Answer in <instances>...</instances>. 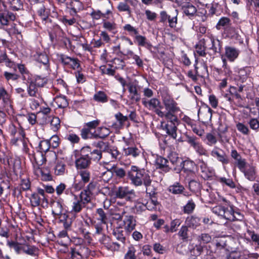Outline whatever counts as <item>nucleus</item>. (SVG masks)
Masks as SVG:
<instances>
[{"label": "nucleus", "instance_id": "nucleus-20", "mask_svg": "<svg viewBox=\"0 0 259 259\" xmlns=\"http://www.w3.org/2000/svg\"><path fill=\"white\" fill-rule=\"evenodd\" d=\"M134 194V190L130 189L127 187H119L115 191L117 197L123 198L130 194Z\"/></svg>", "mask_w": 259, "mask_h": 259}, {"label": "nucleus", "instance_id": "nucleus-19", "mask_svg": "<svg viewBox=\"0 0 259 259\" xmlns=\"http://www.w3.org/2000/svg\"><path fill=\"white\" fill-rule=\"evenodd\" d=\"M201 44L204 45L205 49L213 50L214 52H217V48L214 45V39L210 36H205L201 39Z\"/></svg>", "mask_w": 259, "mask_h": 259}, {"label": "nucleus", "instance_id": "nucleus-50", "mask_svg": "<svg viewBox=\"0 0 259 259\" xmlns=\"http://www.w3.org/2000/svg\"><path fill=\"white\" fill-rule=\"evenodd\" d=\"M103 27L109 31H113L116 29V25L114 22H111L105 20H103Z\"/></svg>", "mask_w": 259, "mask_h": 259}, {"label": "nucleus", "instance_id": "nucleus-58", "mask_svg": "<svg viewBox=\"0 0 259 259\" xmlns=\"http://www.w3.org/2000/svg\"><path fill=\"white\" fill-rule=\"evenodd\" d=\"M195 206V204L192 200H190L184 206V211L185 213H190L192 212Z\"/></svg>", "mask_w": 259, "mask_h": 259}, {"label": "nucleus", "instance_id": "nucleus-60", "mask_svg": "<svg viewBox=\"0 0 259 259\" xmlns=\"http://www.w3.org/2000/svg\"><path fill=\"white\" fill-rule=\"evenodd\" d=\"M230 23V20L229 18L227 17H222L219 21L217 25V28L218 29H220V26H225L229 25Z\"/></svg>", "mask_w": 259, "mask_h": 259}, {"label": "nucleus", "instance_id": "nucleus-64", "mask_svg": "<svg viewBox=\"0 0 259 259\" xmlns=\"http://www.w3.org/2000/svg\"><path fill=\"white\" fill-rule=\"evenodd\" d=\"M37 60L38 62L47 66L49 63V59L47 55L40 54L38 55Z\"/></svg>", "mask_w": 259, "mask_h": 259}, {"label": "nucleus", "instance_id": "nucleus-40", "mask_svg": "<svg viewBox=\"0 0 259 259\" xmlns=\"http://www.w3.org/2000/svg\"><path fill=\"white\" fill-rule=\"evenodd\" d=\"M79 175L81 177L82 182L86 184L90 182L91 179L90 172L87 169L81 170L79 172Z\"/></svg>", "mask_w": 259, "mask_h": 259}, {"label": "nucleus", "instance_id": "nucleus-4", "mask_svg": "<svg viewBox=\"0 0 259 259\" xmlns=\"http://www.w3.org/2000/svg\"><path fill=\"white\" fill-rule=\"evenodd\" d=\"M167 122L161 121V127L166 133L174 139L177 137V126L179 124V120L177 116L165 117Z\"/></svg>", "mask_w": 259, "mask_h": 259}, {"label": "nucleus", "instance_id": "nucleus-43", "mask_svg": "<svg viewBox=\"0 0 259 259\" xmlns=\"http://www.w3.org/2000/svg\"><path fill=\"white\" fill-rule=\"evenodd\" d=\"M50 148V143L48 140L41 141L39 142L38 148L40 151L39 153H43L49 151Z\"/></svg>", "mask_w": 259, "mask_h": 259}, {"label": "nucleus", "instance_id": "nucleus-5", "mask_svg": "<svg viewBox=\"0 0 259 259\" xmlns=\"http://www.w3.org/2000/svg\"><path fill=\"white\" fill-rule=\"evenodd\" d=\"M178 14L177 10L170 14H167L165 11H162L160 13L159 22L164 25L168 24L169 27L175 28L178 23Z\"/></svg>", "mask_w": 259, "mask_h": 259}, {"label": "nucleus", "instance_id": "nucleus-31", "mask_svg": "<svg viewBox=\"0 0 259 259\" xmlns=\"http://www.w3.org/2000/svg\"><path fill=\"white\" fill-rule=\"evenodd\" d=\"M55 102L57 104L59 108H64L66 107L68 103L66 97L64 96H58L55 98Z\"/></svg>", "mask_w": 259, "mask_h": 259}, {"label": "nucleus", "instance_id": "nucleus-36", "mask_svg": "<svg viewBox=\"0 0 259 259\" xmlns=\"http://www.w3.org/2000/svg\"><path fill=\"white\" fill-rule=\"evenodd\" d=\"M89 155L90 160H93L96 161H98L102 158V152L99 150H94L93 151H91L90 149Z\"/></svg>", "mask_w": 259, "mask_h": 259}, {"label": "nucleus", "instance_id": "nucleus-26", "mask_svg": "<svg viewBox=\"0 0 259 259\" xmlns=\"http://www.w3.org/2000/svg\"><path fill=\"white\" fill-rule=\"evenodd\" d=\"M46 123H50L52 128L55 131L58 130L60 127V121L58 117L47 116L46 117Z\"/></svg>", "mask_w": 259, "mask_h": 259}, {"label": "nucleus", "instance_id": "nucleus-25", "mask_svg": "<svg viewBox=\"0 0 259 259\" xmlns=\"http://www.w3.org/2000/svg\"><path fill=\"white\" fill-rule=\"evenodd\" d=\"M128 91L132 95V99L136 102L139 101L140 100V96L138 92L137 86L133 83H130L128 85Z\"/></svg>", "mask_w": 259, "mask_h": 259}, {"label": "nucleus", "instance_id": "nucleus-29", "mask_svg": "<svg viewBox=\"0 0 259 259\" xmlns=\"http://www.w3.org/2000/svg\"><path fill=\"white\" fill-rule=\"evenodd\" d=\"M182 8L184 13L188 16H194L197 11L196 7L190 3L185 4Z\"/></svg>", "mask_w": 259, "mask_h": 259}, {"label": "nucleus", "instance_id": "nucleus-49", "mask_svg": "<svg viewBox=\"0 0 259 259\" xmlns=\"http://www.w3.org/2000/svg\"><path fill=\"white\" fill-rule=\"evenodd\" d=\"M111 169L113 174H114L117 177L121 179L125 177L126 172L123 168L118 167H113Z\"/></svg>", "mask_w": 259, "mask_h": 259}, {"label": "nucleus", "instance_id": "nucleus-54", "mask_svg": "<svg viewBox=\"0 0 259 259\" xmlns=\"http://www.w3.org/2000/svg\"><path fill=\"white\" fill-rule=\"evenodd\" d=\"M196 52L201 56H205L206 55L205 48L203 44H201V39L199 41L198 44L196 45Z\"/></svg>", "mask_w": 259, "mask_h": 259}, {"label": "nucleus", "instance_id": "nucleus-23", "mask_svg": "<svg viewBox=\"0 0 259 259\" xmlns=\"http://www.w3.org/2000/svg\"><path fill=\"white\" fill-rule=\"evenodd\" d=\"M80 132V135L83 139L98 138V134L93 133L92 132V129L88 127L87 126L83 127Z\"/></svg>", "mask_w": 259, "mask_h": 259}, {"label": "nucleus", "instance_id": "nucleus-51", "mask_svg": "<svg viewBox=\"0 0 259 259\" xmlns=\"http://www.w3.org/2000/svg\"><path fill=\"white\" fill-rule=\"evenodd\" d=\"M218 181L223 184H225L231 188L235 187V183L232 180L230 179H226L224 177H219L218 178Z\"/></svg>", "mask_w": 259, "mask_h": 259}, {"label": "nucleus", "instance_id": "nucleus-18", "mask_svg": "<svg viewBox=\"0 0 259 259\" xmlns=\"http://www.w3.org/2000/svg\"><path fill=\"white\" fill-rule=\"evenodd\" d=\"M150 190L154 191V194L151 195L150 194H149V196H150V199L148 201H147V202L145 204V206L147 207V208L149 210H156L157 207L159 206V203L157 200V198L155 196V195L156 194L155 190L154 188H150Z\"/></svg>", "mask_w": 259, "mask_h": 259}, {"label": "nucleus", "instance_id": "nucleus-16", "mask_svg": "<svg viewBox=\"0 0 259 259\" xmlns=\"http://www.w3.org/2000/svg\"><path fill=\"white\" fill-rule=\"evenodd\" d=\"M27 81V92L28 95L31 97H39V94L38 92V87L34 83V80L30 79Z\"/></svg>", "mask_w": 259, "mask_h": 259}, {"label": "nucleus", "instance_id": "nucleus-55", "mask_svg": "<svg viewBox=\"0 0 259 259\" xmlns=\"http://www.w3.org/2000/svg\"><path fill=\"white\" fill-rule=\"evenodd\" d=\"M123 29L128 32L132 36L136 35L138 34V30L132 26L131 24H127L123 26Z\"/></svg>", "mask_w": 259, "mask_h": 259}, {"label": "nucleus", "instance_id": "nucleus-13", "mask_svg": "<svg viewBox=\"0 0 259 259\" xmlns=\"http://www.w3.org/2000/svg\"><path fill=\"white\" fill-rule=\"evenodd\" d=\"M124 229L128 232L133 231L136 225V221L134 216L125 215L123 219Z\"/></svg>", "mask_w": 259, "mask_h": 259}, {"label": "nucleus", "instance_id": "nucleus-17", "mask_svg": "<svg viewBox=\"0 0 259 259\" xmlns=\"http://www.w3.org/2000/svg\"><path fill=\"white\" fill-rule=\"evenodd\" d=\"M196 165L195 163L189 160H186L183 162V170L188 176H193L195 175Z\"/></svg>", "mask_w": 259, "mask_h": 259}, {"label": "nucleus", "instance_id": "nucleus-63", "mask_svg": "<svg viewBox=\"0 0 259 259\" xmlns=\"http://www.w3.org/2000/svg\"><path fill=\"white\" fill-rule=\"evenodd\" d=\"M225 207L222 206H216L212 208L213 213L216 214L219 216L222 217L224 214Z\"/></svg>", "mask_w": 259, "mask_h": 259}, {"label": "nucleus", "instance_id": "nucleus-59", "mask_svg": "<svg viewBox=\"0 0 259 259\" xmlns=\"http://www.w3.org/2000/svg\"><path fill=\"white\" fill-rule=\"evenodd\" d=\"M136 41L140 46L144 47L147 44L146 38L142 35L137 34L135 36Z\"/></svg>", "mask_w": 259, "mask_h": 259}, {"label": "nucleus", "instance_id": "nucleus-37", "mask_svg": "<svg viewBox=\"0 0 259 259\" xmlns=\"http://www.w3.org/2000/svg\"><path fill=\"white\" fill-rule=\"evenodd\" d=\"M115 117L118 122V124H115L116 127H121L123 125L124 123L128 119L127 116H123L120 112L116 114Z\"/></svg>", "mask_w": 259, "mask_h": 259}, {"label": "nucleus", "instance_id": "nucleus-6", "mask_svg": "<svg viewBox=\"0 0 259 259\" xmlns=\"http://www.w3.org/2000/svg\"><path fill=\"white\" fill-rule=\"evenodd\" d=\"M89 152V147H84L81 149L80 156L75 160V165L77 169H85L89 166L91 164Z\"/></svg>", "mask_w": 259, "mask_h": 259}, {"label": "nucleus", "instance_id": "nucleus-2", "mask_svg": "<svg viewBox=\"0 0 259 259\" xmlns=\"http://www.w3.org/2000/svg\"><path fill=\"white\" fill-rule=\"evenodd\" d=\"M162 100L166 112L165 113L161 110H157L158 116L160 117L177 116L176 113L180 110L174 99L166 93H163L162 94Z\"/></svg>", "mask_w": 259, "mask_h": 259}, {"label": "nucleus", "instance_id": "nucleus-1", "mask_svg": "<svg viewBox=\"0 0 259 259\" xmlns=\"http://www.w3.org/2000/svg\"><path fill=\"white\" fill-rule=\"evenodd\" d=\"M128 176L132 184L136 186H141L143 184L146 188V192L151 195L154 194V191L150 190L151 180L147 171L144 169H139L136 166H132Z\"/></svg>", "mask_w": 259, "mask_h": 259}, {"label": "nucleus", "instance_id": "nucleus-10", "mask_svg": "<svg viewBox=\"0 0 259 259\" xmlns=\"http://www.w3.org/2000/svg\"><path fill=\"white\" fill-rule=\"evenodd\" d=\"M60 59L63 64L69 65L73 69H77L80 66L79 61L77 58H71L66 55H61Z\"/></svg>", "mask_w": 259, "mask_h": 259}, {"label": "nucleus", "instance_id": "nucleus-38", "mask_svg": "<svg viewBox=\"0 0 259 259\" xmlns=\"http://www.w3.org/2000/svg\"><path fill=\"white\" fill-rule=\"evenodd\" d=\"M94 99L98 102L105 103L107 101V95L102 91H99L94 95Z\"/></svg>", "mask_w": 259, "mask_h": 259}, {"label": "nucleus", "instance_id": "nucleus-9", "mask_svg": "<svg viewBox=\"0 0 259 259\" xmlns=\"http://www.w3.org/2000/svg\"><path fill=\"white\" fill-rule=\"evenodd\" d=\"M1 100L3 104L2 108L4 109L9 110L11 108V96L3 87L0 88V100Z\"/></svg>", "mask_w": 259, "mask_h": 259}, {"label": "nucleus", "instance_id": "nucleus-28", "mask_svg": "<svg viewBox=\"0 0 259 259\" xmlns=\"http://www.w3.org/2000/svg\"><path fill=\"white\" fill-rule=\"evenodd\" d=\"M10 9L14 11L23 9V3L21 0H7Z\"/></svg>", "mask_w": 259, "mask_h": 259}, {"label": "nucleus", "instance_id": "nucleus-11", "mask_svg": "<svg viewBox=\"0 0 259 259\" xmlns=\"http://www.w3.org/2000/svg\"><path fill=\"white\" fill-rule=\"evenodd\" d=\"M244 174L245 177L250 181H254L256 178V172L255 166L248 165L240 170Z\"/></svg>", "mask_w": 259, "mask_h": 259}, {"label": "nucleus", "instance_id": "nucleus-57", "mask_svg": "<svg viewBox=\"0 0 259 259\" xmlns=\"http://www.w3.org/2000/svg\"><path fill=\"white\" fill-rule=\"evenodd\" d=\"M40 197L37 194H32L30 198V202L33 206H37L40 204Z\"/></svg>", "mask_w": 259, "mask_h": 259}, {"label": "nucleus", "instance_id": "nucleus-32", "mask_svg": "<svg viewBox=\"0 0 259 259\" xmlns=\"http://www.w3.org/2000/svg\"><path fill=\"white\" fill-rule=\"evenodd\" d=\"M184 189V187L179 183H176L170 186L168 188L169 191L174 194H181L183 192Z\"/></svg>", "mask_w": 259, "mask_h": 259}, {"label": "nucleus", "instance_id": "nucleus-21", "mask_svg": "<svg viewBox=\"0 0 259 259\" xmlns=\"http://www.w3.org/2000/svg\"><path fill=\"white\" fill-rule=\"evenodd\" d=\"M123 153L125 156H130L136 158L140 154L141 151L136 147H124Z\"/></svg>", "mask_w": 259, "mask_h": 259}, {"label": "nucleus", "instance_id": "nucleus-44", "mask_svg": "<svg viewBox=\"0 0 259 259\" xmlns=\"http://www.w3.org/2000/svg\"><path fill=\"white\" fill-rule=\"evenodd\" d=\"M233 212L234 210L232 207H230V209L225 208L224 214L222 217L230 221H234L235 217L233 215Z\"/></svg>", "mask_w": 259, "mask_h": 259}, {"label": "nucleus", "instance_id": "nucleus-45", "mask_svg": "<svg viewBox=\"0 0 259 259\" xmlns=\"http://www.w3.org/2000/svg\"><path fill=\"white\" fill-rule=\"evenodd\" d=\"M198 164L202 172L205 174L206 177L208 178L210 177L211 172L208 169L207 164L203 160H199Z\"/></svg>", "mask_w": 259, "mask_h": 259}, {"label": "nucleus", "instance_id": "nucleus-42", "mask_svg": "<svg viewBox=\"0 0 259 259\" xmlns=\"http://www.w3.org/2000/svg\"><path fill=\"white\" fill-rule=\"evenodd\" d=\"M113 176V172L111 169H107L104 171L100 173V177L106 182H108Z\"/></svg>", "mask_w": 259, "mask_h": 259}, {"label": "nucleus", "instance_id": "nucleus-52", "mask_svg": "<svg viewBox=\"0 0 259 259\" xmlns=\"http://www.w3.org/2000/svg\"><path fill=\"white\" fill-rule=\"evenodd\" d=\"M187 122L189 125H191L193 132L197 134L198 136L201 137L204 135V131L200 128L197 127L196 125L193 123L192 121H188Z\"/></svg>", "mask_w": 259, "mask_h": 259}, {"label": "nucleus", "instance_id": "nucleus-41", "mask_svg": "<svg viewBox=\"0 0 259 259\" xmlns=\"http://www.w3.org/2000/svg\"><path fill=\"white\" fill-rule=\"evenodd\" d=\"M186 141L191 145V146L193 147L194 149L200 144L198 138L194 136L187 135Z\"/></svg>", "mask_w": 259, "mask_h": 259}, {"label": "nucleus", "instance_id": "nucleus-7", "mask_svg": "<svg viewBox=\"0 0 259 259\" xmlns=\"http://www.w3.org/2000/svg\"><path fill=\"white\" fill-rule=\"evenodd\" d=\"M143 105L150 110H153L157 114V110H161L162 106L161 105L160 101L155 98L147 100L144 98L142 100Z\"/></svg>", "mask_w": 259, "mask_h": 259}, {"label": "nucleus", "instance_id": "nucleus-62", "mask_svg": "<svg viewBox=\"0 0 259 259\" xmlns=\"http://www.w3.org/2000/svg\"><path fill=\"white\" fill-rule=\"evenodd\" d=\"M38 14L41 17V19L46 20L48 18V12L46 11L45 7L42 6L38 10Z\"/></svg>", "mask_w": 259, "mask_h": 259}, {"label": "nucleus", "instance_id": "nucleus-12", "mask_svg": "<svg viewBox=\"0 0 259 259\" xmlns=\"http://www.w3.org/2000/svg\"><path fill=\"white\" fill-rule=\"evenodd\" d=\"M225 57L231 62L234 61L236 60L240 53L238 49L229 46H226L225 48Z\"/></svg>", "mask_w": 259, "mask_h": 259}, {"label": "nucleus", "instance_id": "nucleus-56", "mask_svg": "<svg viewBox=\"0 0 259 259\" xmlns=\"http://www.w3.org/2000/svg\"><path fill=\"white\" fill-rule=\"evenodd\" d=\"M34 158L38 165H42L46 161V158L43 153H38L36 155L34 156Z\"/></svg>", "mask_w": 259, "mask_h": 259}, {"label": "nucleus", "instance_id": "nucleus-14", "mask_svg": "<svg viewBox=\"0 0 259 259\" xmlns=\"http://www.w3.org/2000/svg\"><path fill=\"white\" fill-rule=\"evenodd\" d=\"M155 165L156 168H160L165 172L168 171L171 168L168 160L161 156L156 158Z\"/></svg>", "mask_w": 259, "mask_h": 259}, {"label": "nucleus", "instance_id": "nucleus-61", "mask_svg": "<svg viewBox=\"0 0 259 259\" xmlns=\"http://www.w3.org/2000/svg\"><path fill=\"white\" fill-rule=\"evenodd\" d=\"M235 164L237 165L240 170H242L246 165V163L245 159H243L240 156L237 159H235Z\"/></svg>", "mask_w": 259, "mask_h": 259}, {"label": "nucleus", "instance_id": "nucleus-8", "mask_svg": "<svg viewBox=\"0 0 259 259\" xmlns=\"http://www.w3.org/2000/svg\"><path fill=\"white\" fill-rule=\"evenodd\" d=\"M125 2L119 3L117 9L120 12H126L128 16H131L132 11L128 4L132 6L135 7L137 5V0H124Z\"/></svg>", "mask_w": 259, "mask_h": 259}, {"label": "nucleus", "instance_id": "nucleus-53", "mask_svg": "<svg viewBox=\"0 0 259 259\" xmlns=\"http://www.w3.org/2000/svg\"><path fill=\"white\" fill-rule=\"evenodd\" d=\"M108 153H110L111 155V157L113 159H120L121 157V154L120 152L117 150V148L115 147H111L109 148V151H107Z\"/></svg>", "mask_w": 259, "mask_h": 259}, {"label": "nucleus", "instance_id": "nucleus-30", "mask_svg": "<svg viewBox=\"0 0 259 259\" xmlns=\"http://www.w3.org/2000/svg\"><path fill=\"white\" fill-rule=\"evenodd\" d=\"M113 235L122 244H124L125 237L124 235V231L121 228H116L114 229L113 231Z\"/></svg>", "mask_w": 259, "mask_h": 259}, {"label": "nucleus", "instance_id": "nucleus-39", "mask_svg": "<svg viewBox=\"0 0 259 259\" xmlns=\"http://www.w3.org/2000/svg\"><path fill=\"white\" fill-rule=\"evenodd\" d=\"M96 212L99 215L98 219L100 221L101 223L104 225L106 224L108 220L107 215L103 209L101 208H98Z\"/></svg>", "mask_w": 259, "mask_h": 259}, {"label": "nucleus", "instance_id": "nucleus-46", "mask_svg": "<svg viewBox=\"0 0 259 259\" xmlns=\"http://www.w3.org/2000/svg\"><path fill=\"white\" fill-rule=\"evenodd\" d=\"M95 146L100 149L99 151L107 152L109 151L110 146L108 142H104L103 141H99L95 144Z\"/></svg>", "mask_w": 259, "mask_h": 259}, {"label": "nucleus", "instance_id": "nucleus-27", "mask_svg": "<svg viewBox=\"0 0 259 259\" xmlns=\"http://www.w3.org/2000/svg\"><path fill=\"white\" fill-rule=\"evenodd\" d=\"M52 213L54 216H59L61 214L63 210L62 204L57 201H53L51 202Z\"/></svg>", "mask_w": 259, "mask_h": 259}, {"label": "nucleus", "instance_id": "nucleus-34", "mask_svg": "<svg viewBox=\"0 0 259 259\" xmlns=\"http://www.w3.org/2000/svg\"><path fill=\"white\" fill-rule=\"evenodd\" d=\"M188 228L186 226H183L180 229L178 235L180 237V239L182 240L183 241L186 242L188 240L189 235H188Z\"/></svg>", "mask_w": 259, "mask_h": 259}, {"label": "nucleus", "instance_id": "nucleus-33", "mask_svg": "<svg viewBox=\"0 0 259 259\" xmlns=\"http://www.w3.org/2000/svg\"><path fill=\"white\" fill-rule=\"evenodd\" d=\"M17 66L19 72L22 75L23 79L26 81L29 80L31 78V75L24 65L23 64H18Z\"/></svg>", "mask_w": 259, "mask_h": 259}, {"label": "nucleus", "instance_id": "nucleus-35", "mask_svg": "<svg viewBox=\"0 0 259 259\" xmlns=\"http://www.w3.org/2000/svg\"><path fill=\"white\" fill-rule=\"evenodd\" d=\"M56 175H63L66 171V165L63 161H58L54 168Z\"/></svg>", "mask_w": 259, "mask_h": 259}, {"label": "nucleus", "instance_id": "nucleus-22", "mask_svg": "<svg viewBox=\"0 0 259 259\" xmlns=\"http://www.w3.org/2000/svg\"><path fill=\"white\" fill-rule=\"evenodd\" d=\"M211 155L212 156L217 158V159L223 164H227L229 162L228 159L226 154L223 151L222 153H220L217 148L211 151Z\"/></svg>", "mask_w": 259, "mask_h": 259}, {"label": "nucleus", "instance_id": "nucleus-47", "mask_svg": "<svg viewBox=\"0 0 259 259\" xmlns=\"http://www.w3.org/2000/svg\"><path fill=\"white\" fill-rule=\"evenodd\" d=\"M136 251L135 248L132 245L130 246L124 255V259H136Z\"/></svg>", "mask_w": 259, "mask_h": 259}, {"label": "nucleus", "instance_id": "nucleus-15", "mask_svg": "<svg viewBox=\"0 0 259 259\" xmlns=\"http://www.w3.org/2000/svg\"><path fill=\"white\" fill-rule=\"evenodd\" d=\"M80 201L77 196L74 195V199L72 201L70 212L73 214H76L80 212L85 205Z\"/></svg>", "mask_w": 259, "mask_h": 259}, {"label": "nucleus", "instance_id": "nucleus-24", "mask_svg": "<svg viewBox=\"0 0 259 259\" xmlns=\"http://www.w3.org/2000/svg\"><path fill=\"white\" fill-rule=\"evenodd\" d=\"M92 193L88 190H83L79 195L78 199L85 206V205L91 202L92 199Z\"/></svg>", "mask_w": 259, "mask_h": 259}, {"label": "nucleus", "instance_id": "nucleus-3", "mask_svg": "<svg viewBox=\"0 0 259 259\" xmlns=\"http://www.w3.org/2000/svg\"><path fill=\"white\" fill-rule=\"evenodd\" d=\"M7 245L11 249H13L17 254L23 253L31 256H35L38 254V249L36 247L25 242L22 243L17 241L8 240Z\"/></svg>", "mask_w": 259, "mask_h": 259}, {"label": "nucleus", "instance_id": "nucleus-48", "mask_svg": "<svg viewBox=\"0 0 259 259\" xmlns=\"http://www.w3.org/2000/svg\"><path fill=\"white\" fill-rule=\"evenodd\" d=\"M127 54L132 56L133 59L135 60L136 64L139 67L143 66V62L142 60L137 55L134 54L131 50L127 51Z\"/></svg>", "mask_w": 259, "mask_h": 259}]
</instances>
